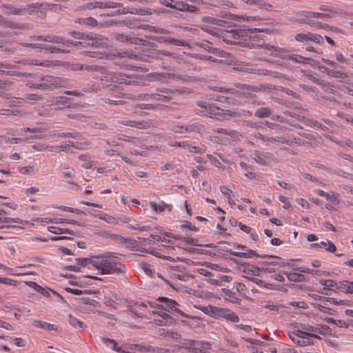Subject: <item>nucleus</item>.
Returning <instances> with one entry per match:
<instances>
[{"mask_svg": "<svg viewBox=\"0 0 353 353\" xmlns=\"http://www.w3.org/2000/svg\"><path fill=\"white\" fill-rule=\"evenodd\" d=\"M92 266L101 274H123L126 271L115 254L110 252L97 255L96 259L92 260Z\"/></svg>", "mask_w": 353, "mask_h": 353, "instance_id": "obj_1", "label": "nucleus"}, {"mask_svg": "<svg viewBox=\"0 0 353 353\" xmlns=\"http://www.w3.org/2000/svg\"><path fill=\"white\" fill-rule=\"evenodd\" d=\"M316 325L308 323H298L295 330L289 332L290 339L300 346H306L312 344V338L319 339L320 336L316 334Z\"/></svg>", "mask_w": 353, "mask_h": 353, "instance_id": "obj_2", "label": "nucleus"}, {"mask_svg": "<svg viewBox=\"0 0 353 353\" xmlns=\"http://www.w3.org/2000/svg\"><path fill=\"white\" fill-rule=\"evenodd\" d=\"M150 237L154 240L161 241L164 243V244L159 245L157 248L146 249L145 252L147 253L163 259L170 261L173 260V258L169 256V254H172L174 250L173 246L170 245V240H167L164 236L156 233L151 234Z\"/></svg>", "mask_w": 353, "mask_h": 353, "instance_id": "obj_3", "label": "nucleus"}, {"mask_svg": "<svg viewBox=\"0 0 353 353\" xmlns=\"http://www.w3.org/2000/svg\"><path fill=\"white\" fill-rule=\"evenodd\" d=\"M72 36L75 39L80 40L77 41L78 45H81L84 47L101 48L106 47L108 45V40L106 37L95 33L74 32Z\"/></svg>", "mask_w": 353, "mask_h": 353, "instance_id": "obj_4", "label": "nucleus"}, {"mask_svg": "<svg viewBox=\"0 0 353 353\" xmlns=\"http://www.w3.org/2000/svg\"><path fill=\"white\" fill-rule=\"evenodd\" d=\"M197 105L203 109L200 113L210 118L219 119L222 115L233 116L235 112L230 110L221 109L215 105L204 101H198Z\"/></svg>", "mask_w": 353, "mask_h": 353, "instance_id": "obj_5", "label": "nucleus"}, {"mask_svg": "<svg viewBox=\"0 0 353 353\" xmlns=\"http://www.w3.org/2000/svg\"><path fill=\"white\" fill-rule=\"evenodd\" d=\"M172 92L168 88L157 89L155 92L152 94H140L137 98L140 100L153 102H168L171 99L170 94Z\"/></svg>", "mask_w": 353, "mask_h": 353, "instance_id": "obj_6", "label": "nucleus"}, {"mask_svg": "<svg viewBox=\"0 0 353 353\" xmlns=\"http://www.w3.org/2000/svg\"><path fill=\"white\" fill-rule=\"evenodd\" d=\"M68 80L61 77L46 75L40 83L34 84V87L41 90L54 89L58 87H65Z\"/></svg>", "mask_w": 353, "mask_h": 353, "instance_id": "obj_7", "label": "nucleus"}, {"mask_svg": "<svg viewBox=\"0 0 353 353\" xmlns=\"http://www.w3.org/2000/svg\"><path fill=\"white\" fill-rule=\"evenodd\" d=\"M104 78L103 79L107 81H111L116 83L130 84L132 81L125 73L111 72L105 70Z\"/></svg>", "mask_w": 353, "mask_h": 353, "instance_id": "obj_8", "label": "nucleus"}, {"mask_svg": "<svg viewBox=\"0 0 353 353\" xmlns=\"http://www.w3.org/2000/svg\"><path fill=\"white\" fill-rule=\"evenodd\" d=\"M158 300L163 302L164 310H167L168 312H176L181 316H185L184 313L179 308V304L172 299H170L167 297L160 296Z\"/></svg>", "mask_w": 353, "mask_h": 353, "instance_id": "obj_9", "label": "nucleus"}, {"mask_svg": "<svg viewBox=\"0 0 353 353\" xmlns=\"http://www.w3.org/2000/svg\"><path fill=\"white\" fill-rule=\"evenodd\" d=\"M23 46L26 47H32L40 49V50H45L46 52L50 53H66L68 52V50H66L65 49H62L60 48H57L55 46H52L50 45H46V44H41V43H23Z\"/></svg>", "mask_w": 353, "mask_h": 353, "instance_id": "obj_10", "label": "nucleus"}, {"mask_svg": "<svg viewBox=\"0 0 353 353\" xmlns=\"http://www.w3.org/2000/svg\"><path fill=\"white\" fill-rule=\"evenodd\" d=\"M217 319H225L232 323L239 321V316L234 312L225 307H220Z\"/></svg>", "mask_w": 353, "mask_h": 353, "instance_id": "obj_11", "label": "nucleus"}, {"mask_svg": "<svg viewBox=\"0 0 353 353\" xmlns=\"http://www.w3.org/2000/svg\"><path fill=\"white\" fill-rule=\"evenodd\" d=\"M245 32L242 30H232L227 32L223 37V40L228 43H236L241 41V36Z\"/></svg>", "mask_w": 353, "mask_h": 353, "instance_id": "obj_12", "label": "nucleus"}, {"mask_svg": "<svg viewBox=\"0 0 353 353\" xmlns=\"http://www.w3.org/2000/svg\"><path fill=\"white\" fill-rule=\"evenodd\" d=\"M115 39L121 42L128 43H133V44H142L145 45L146 43V40L138 37H131L128 35L124 34L123 33H117L114 35Z\"/></svg>", "mask_w": 353, "mask_h": 353, "instance_id": "obj_13", "label": "nucleus"}, {"mask_svg": "<svg viewBox=\"0 0 353 353\" xmlns=\"http://www.w3.org/2000/svg\"><path fill=\"white\" fill-rule=\"evenodd\" d=\"M252 159L258 164L265 165L272 161V155L269 152H254Z\"/></svg>", "mask_w": 353, "mask_h": 353, "instance_id": "obj_14", "label": "nucleus"}, {"mask_svg": "<svg viewBox=\"0 0 353 353\" xmlns=\"http://www.w3.org/2000/svg\"><path fill=\"white\" fill-rule=\"evenodd\" d=\"M1 11L7 14L23 15L27 12L25 8L16 7L10 4H4L1 6Z\"/></svg>", "mask_w": 353, "mask_h": 353, "instance_id": "obj_15", "label": "nucleus"}, {"mask_svg": "<svg viewBox=\"0 0 353 353\" xmlns=\"http://www.w3.org/2000/svg\"><path fill=\"white\" fill-rule=\"evenodd\" d=\"M311 247L319 250H325L329 252H334L336 250L335 245L328 240L312 243Z\"/></svg>", "mask_w": 353, "mask_h": 353, "instance_id": "obj_16", "label": "nucleus"}, {"mask_svg": "<svg viewBox=\"0 0 353 353\" xmlns=\"http://www.w3.org/2000/svg\"><path fill=\"white\" fill-rule=\"evenodd\" d=\"M212 347L211 343L204 341H195L192 353H207Z\"/></svg>", "mask_w": 353, "mask_h": 353, "instance_id": "obj_17", "label": "nucleus"}, {"mask_svg": "<svg viewBox=\"0 0 353 353\" xmlns=\"http://www.w3.org/2000/svg\"><path fill=\"white\" fill-rule=\"evenodd\" d=\"M51 105L54 109H63L70 107L69 99L65 97H57L51 101Z\"/></svg>", "mask_w": 353, "mask_h": 353, "instance_id": "obj_18", "label": "nucleus"}, {"mask_svg": "<svg viewBox=\"0 0 353 353\" xmlns=\"http://www.w3.org/2000/svg\"><path fill=\"white\" fill-rule=\"evenodd\" d=\"M118 123L138 129H146L149 126L148 123L145 121H137L134 120H121L119 121Z\"/></svg>", "mask_w": 353, "mask_h": 353, "instance_id": "obj_19", "label": "nucleus"}, {"mask_svg": "<svg viewBox=\"0 0 353 353\" xmlns=\"http://www.w3.org/2000/svg\"><path fill=\"white\" fill-rule=\"evenodd\" d=\"M22 223V220L17 218V219H13L10 217H6L5 216H0V223H5L6 225H1L0 228L3 229L9 227H14V223L16 224H20Z\"/></svg>", "mask_w": 353, "mask_h": 353, "instance_id": "obj_20", "label": "nucleus"}, {"mask_svg": "<svg viewBox=\"0 0 353 353\" xmlns=\"http://www.w3.org/2000/svg\"><path fill=\"white\" fill-rule=\"evenodd\" d=\"M170 145L172 147H182L191 152L198 153L199 152V148L192 146L188 143V141H172L170 143Z\"/></svg>", "mask_w": 353, "mask_h": 353, "instance_id": "obj_21", "label": "nucleus"}, {"mask_svg": "<svg viewBox=\"0 0 353 353\" xmlns=\"http://www.w3.org/2000/svg\"><path fill=\"white\" fill-rule=\"evenodd\" d=\"M300 17H314L321 19H327L330 18V15L327 13L324 12H311V11H301L298 13Z\"/></svg>", "mask_w": 353, "mask_h": 353, "instance_id": "obj_22", "label": "nucleus"}, {"mask_svg": "<svg viewBox=\"0 0 353 353\" xmlns=\"http://www.w3.org/2000/svg\"><path fill=\"white\" fill-rule=\"evenodd\" d=\"M153 323L158 326H170L174 324L175 320L170 315H165L164 318L154 319Z\"/></svg>", "mask_w": 353, "mask_h": 353, "instance_id": "obj_23", "label": "nucleus"}, {"mask_svg": "<svg viewBox=\"0 0 353 353\" xmlns=\"http://www.w3.org/2000/svg\"><path fill=\"white\" fill-rule=\"evenodd\" d=\"M241 270L244 273L251 275V276H256L259 274V268L254 265H251L249 263H245L241 265L240 268Z\"/></svg>", "mask_w": 353, "mask_h": 353, "instance_id": "obj_24", "label": "nucleus"}, {"mask_svg": "<svg viewBox=\"0 0 353 353\" xmlns=\"http://www.w3.org/2000/svg\"><path fill=\"white\" fill-rule=\"evenodd\" d=\"M34 39L36 40H41L46 42H50L54 43H59L61 41V37L53 34L34 36Z\"/></svg>", "mask_w": 353, "mask_h": 353, "instance_id": "obj_25", "label": "nucleus"}, {"mask_svg": "<svg viewBox=\"0 0 353 353\" xmlns=\"http://www.w3.org/2000/svg\"><path fill=\"white\" fill-rule=\"evenodd\" d=\"M20 63L23 64H28V65H41L44 67H50L54 65V61H40V60H28L23 59L20 61Z\"/></svg>", "mask_w": 353, "mask_h": 353, "instance_id": "obj_26", "label": "nucleus"}, {"mask_svg": "<svg viewBox=\"0 0 353 353\" xmlns=\"http://www.w3.org/2000/svg\"><path fill=\"white\" fill-rule=\"evenodd\" d=\"M78 159L83 162L81 167L85 169H94L97 164V163L90 161V157L86 154H80Z\"/></svg>", "mask_w": 353, "mask_h": 353, "instance_id": "obj_27", "label": "nucleus"}, {"mask_svg": "<svg viewBox=\"0 0 353 353\" xmlns=\"http://www.w3.org/2000/svg\"><path fill=\"white\" fill-rule=\"evenodd\" d=\"M223 296L224 299L232 303H236L239 302V299L236 296L235 293L230 290L229 289L223 288Z\"/></svg>", "mask_w": 353, "mask_h": 353, "instance_id": "obj_28", "label": "nucleus"}, {"mask_svg": "<svg viewBox=\"0 0 353 353\" xmlns=\"http://www.w3.org/2000/svg\"><path fill=\"white\" fill-rule=\"evenodd\" d=\"M172 76L173 75L170 73L151 72L148 74V78L150 81H161L164 82V79Z\"/></svg>", "mask_w": 353, "mask_h": 353, "instance_id": "obj_29", "label": "nucleus"}, {"mask_svg": "<svg viewBox=\"0 0 353 353\" xmlns=\"http://www.w3.org/2000/svg\"><path fill=\"white\" fill-rule=\"evenodd\" d=\"M32 325L36 327L46 330H53L56 329V326L54 325L41 321L34 320L32 321Z\"/></svg>", "mask_w": 353, "mask_h": 353, "instance_id": "obj_30", "label": "nucleus"}, {"mask_svg": "<svg viewBox=\"0 0 353 353\" xmlns=\"http://www.w3.org/2000/svg\"><path fill=\"white\" fill-rule=\"evenodd\" d=\"M48 231L55 234H68L74 235V232L68 228H56L54 226H48L47 228Z\"/></svg>", "mask_w": 353, "mask_h": 353, "instance_id": "obj_31", "label": "nucleus"}, {"mask_svg": "<svg viewBox=\"0 0 353 353\" xmlns=\"http://www.w3.org/2000/svg\"><path fill=\"white\" fill-rule=\"evenodd\" d=\"M289 59L296 63L311 64L313 60L310 58H306L299 54H291Z\"/></svg>", "mask_w": 353, "mask_h": 353, "instance_id": "obj_32", "label": "nucleus"}, {"mask_svg": "<svg viewBox=\"0 0 353 353\" xmlns=\"http://www.w3.org/2000/svg\"><path fill=\"white\" fill-rule=\"evenodd\" d=\"M232 255L239 257L252 258L253 256H259L256 251L253 250H247L245 252H234Z\"/></svg>", "mask_w": 353, "mask_h": 353, "instance_id": "obj_33", "label": "nucleus"}, {"mask_svg": "<svg viewBox=\"0 0 353 353\" xmlns=\"http://www.w3.org/2000/svg\"><path fill=\"white\" fill-rule=\"evenodd\" d=\"M68 148L72 147L78 150H85L90 145V143L79 141H67Z\"/></svg>", "mask_w": 353, "mask_h": 353, "instance_id": "obj_34", "label": "nucleus"}, {"mask_svg": "<svg viewBox=\"0 0 353 353\" xmlns=\"http://www.w3.org/2000/svg\"><path fill=\"white\" fill-rule=\"evenodd\" d=\"M96 259V256H92L89 258H77L75 259L76 263L81 267H86L88 265H92V260Z\"/></svg>", "mask_w": 353, "mask_h": 353, "instance_id": "obj_35", "label": "nucleus"}, {"mask_svg": "<svg viewBox=\"0 0 353 353\" xmlns=\"http://www.w3.org/2000/svg\"><path fill=\"white\" fill-rule=\"evenodd\" d=\"M61 176L63 178L72 179L74 176V170L66 165L61 167Z\"/></svg>", "mask_w": 353, "mask_h": 353, "instance_id": "obj_36", "label": "nucleus"}, {"mask_svg": "<svg viewBox=\"0 0 353 353\" xmlns=\"http://www.w3.org/2000/svg\"><path fill=\"white\" fill-rule=\"evenodd\" d=\"M136 344H125L119 347L118 352L120 353H134L137 351Z\"/></svg>", "mask_w": 353, "mask_h": 353, "instance_id": "obj_37", "label": "nucleus"}, {"mask_svg": "<svg viewBox=\"0 0 353 353\" xmlns=\"http://www.w3.org/2000/svg\"><path fill=\"white\" fill-rule=\"evenodd\" d=\"M219 310V307L209 305L205 307L204 312L212 317L217 319Z\"/></svg>", "mask_w": 353, "mask_h": 353, "instance_id": "obj_38", "label": "nucleus"}, {"mask_svg": "<svg viewBox=\"0 0 353 353\" xmlns=\"http://www.w3.org/2000/svg\"><path fill=\"white\" fill-rule=\"evenodd\" d=\"M101 341L104 345H105L108 347L118 352V349H119V347L117 346V343L114 340L106 337H102L101 338Z\"/></svg>", "mask_w": 353, "mask_h": 353, "instance_id": "obj_39", "label": "nucleus"}, {"mask_svg": "<svg viewBox=\"0 0 353 353\" xmlns=\"http://www.w3.org/2000/svg\"><path fill=\"white\" fill-rule=\"evenodd\" d=\"M254 115L258 118H264L271 116V110L268 108H260L255 111Z\"/></svg>", "mask_w": 353, "mask_h": 353, "instance_id": "obj_40", "label": "nucleus"}, {"mask_svg": "<svg viewBox=\"0 0 353 353\" xmlns=\"http://www.w3.org/2000/svg\"><path fill=\"white\" fill-rule=\"evenodd\" d=\"M287 278L289 281L301 282L305 281V276L297 272H290L287 274Z\"/></svg>", "mask_w": 353, "mask_h": 353, "instance_id": "obj_41", "label": "nucleus"}, {"mask_svg": "<svg viewBox=\"0 0 353 353\" xmlns=\"http://www.w3.org/2000/svg\"><path fill=\"white\" fill-rule=\"evenodd\" d=\"M195 340L185 339L181 342V347L187 350L189 352L192 353L194 345Z\"/></svg>", "mask_w": 353, "mask_h": 353, "instance_id": "obj_42", "label": "nucleus"}, {"mask_svg": "<svg viewBox=\"0 0 353 353\" xmlns=\"http://www.w3.org/2000/svg\"><path fill=\"white\" fill-rule=\"evenodd\" d=\"M195 126L194 125H189V126H184V125H174L172 127V130L174 132L176 133H184L187 132H192L194 130Z\"/></svg>", "mask_w": 353, "mask_h": 353, "instance_id": "obj_43", "label": "nucleus"}, {"mask_svg": "<svg viewBox=\"0 0 353 353\" xmlns=\"http://www.w3.org/2000/svg\"><path fill=\"white\" fill-rule=\"evenodd\" d=\"M310 32H301L298 33L295 35V40L298 42L301 43H307L310 41Z\"/></svg>", "mask_w": 353, "mask_h": 353, "instance_id": "obj_44", "label": "nucleus"}, {"mask_svg": "<svg viewBox=\"0 0 353 353\" xmlns=\"http://www.w3.org/2000/svg\"><path fill=\"white\" fill-rule=\"evenodd\" d=\"M325 199L333 204H339L340 203L339 195L332 191L327 192Z\"/></svg>", "mask_w": 353, "mask_h": 353, "instance_id": "obj_45", "label": "nucleus"}, {"mask_svg": "<svg viewBox=\"0 0 353 353\" xmlns=\"http://www.w3.org/2000/svg\"><path fill=\"white\" fill-rule=\"evenodd\" d=\"M345 282H350V281H340L338 283L336 288L341 291H343L345 292L352 294L353 290H352L350 285H346L345 283H344Z\"/></svg>", "mask_w": 353, "mask_h": 353, "instance_id": "obj_46", "label": "nucleus"}, {"mask_svg": "<svg viewBox=\"0 0 353 353\" xmlns=\"http://www.w3.org/2000/svg\"><path fill=\"white\" fill-rule=\"evenodd\" d=\"M128 227L130 228H132V229H134V230H139L141 232L152 230V227H150L148 225H141V224H139V223H135V224H130Z\"/></svg>", "mask_w": 353, "mask_h": 353, "instance_id": "obj_47", "label": "nucleus"}, {"mask_svg": "<svg viewBox=\"0 0 353 353\" xmlns=\"http://www.w3.org/2000/svg\"><path fill=\"white\" fill-rule=\"evenodd\" d=\"M96 216L101 219V220H104L105 222L108 223H112L115 221V219L114 217H112V216L110 215H108L107 214H105L104 212H99Z\"/></svg>", "mask_w": 353, "mask_h": 353, "instance_id": "obj_48", "label": "nucleus"}, {"mask_svg": "<svg viewBox=\"0 0 353 353\" xmlns=\"http://www.w3.org/2000/svg\"><path fill=\"white\" fill-rule=\"evenodd\" d=\"M136 347L137 351L140 352H154L155 351V347H152L150 345L136 344Z\"/></svg>", "mask_w": 353, "mask_h": 353, "instance_id": "obj_49", "label": "nucleus"}, {"mask_svg": "<svg viewBox=\"0 0 353 353\" xmlns=\"http://www.w3.org/2000/svg\"><path fill=\"white\" fill-rule=\"evenodd\" d=\"M68 321L74 327L83 328V323L71 314L68 315Z\"/></svg>", "mask_w": 353, "mask_h": 353, "instance_id": "obj_50", "label": "nucleus"}, {"mask_svg": "<svg viewBox=\"0 0 353 353\" xmlns=\"http://www.w3.org/2000/svg\"><path fill=\"white\" fill-rule=\"evenodd\" d=\"M303 23H305L310 25V26H313V27H315V28H317L319 29H327L329 27V26L327 24L323 23L321 22H319V21H303Z\"/></svg>", "mask_w": 353, "mask_h": 353, "instance_id": "obj_51", "label": "nucleus"}, {"mask_svg": "<svg viewBox=\"0 0 353 353\" xmlns=\"http://www.w3.org/2000/svg\"><path fill=\"white\" fill-rule=\"evenodd\" d=\"M316 334H327L330 332V328L326 325H316Z\"/></svg>", "mask_w": 353, "mask_h": 353, "instance_id": "obj_52", "label": "nucleus"}, {"mask_svg": "<svg viewBox=\"0 0 353 353\" xmlns=\"http://www.w3.org/2000/svg\"><path fill=\"white\" fill-rule=\"evenodd\" d=\"M140 28H143V29H148L150 32H155L157 33H160V34H165L168 32V31L165 29L157 28L154 26H150L148 25H142Z\"/></svg>", "mask_w": 353, "mask_h": 353, "instance_id": "obj_53", "label": "nucleus"}, {"mask_svg": "<svg viewBox=\"0 0 353 353\" xmlns=\"http://www.w3.org/2000/svg\"><path fill=\"white\" fill-rule=\"evenodd\" d=\"M150 208L157 213L161 212L164 210V206L162 204L157 203L154 201L149 203Z\"/></svg>", "mask_w": 353, "mask_h": 353, "instance_id": "obj_54", "label": "nucleus"}, {"mask_svg": "<svg viewBox=\"0 0 353 353\" xmlns=\"http://www.w3.org/2000/svg\"><path fill=\"white\" fill-rule=\"evenodd\" d=\"M320 283L323 286L324 289H329L332 287H336L338 284L333 280L327 279V280H321Z\"/></svg>", "mask_w": 353, "mask_h": 353, "instance_id": "obj_55", "label": "nucleus"}, {"mask_svg": "<svg viewBox=\"0 0 353 353\" xmlns=\"http://www.w3.org/2000/svg\"><path fill=\"white\" fill-rule=\"evenodd\" d=\"M213 131L216 133H221V134H225L229 135L231 137H233L236 134V132L234 130L221 128H215L213 130Z\"/></svg>", "mask_w": 353, "mask_h": 353, "instance_id": "obj_56", "label": "nucleus"}, {"mask_svg": "<svg viewBox=\"0 0 353 353\" xmlns=\"http://www.w3.org/2000/svg\"><path fill=\"white\" fill-rule=\"evenodd\" d=\"M79 22L86 26L94 27L97 25V21L92 17H88L82 19H79Z\"/></svg>", "mask_w": 353, "mask_h": 353, "instance_id": "obj_57", "label": "nucleus"}, {"mask_svg": "<svg viewBox=\"0 0 353 353\" xmlns=\"http://www.w3.org/2000/svg\"><path fill=\"white\" fill-rule=\"evenodd\" d=\"M327 73L329 76L334 78H345V74L341 71L334 70L332 69L327 70Z\"/></svg>", "mask_w": 353, "mask_h": 353, "instance_id": "obj_58", "label": "nucleus"}, {"mask_svg": "<svg viewBox=\"0 0 353 353\" xmlns=\"http://www.w3.org/2000/svg\"><path fill=\"white\" fill-rule=\"evenodd\" d=\"M310 41H312L317 44H321L323 43V38L320 34H313L310 32Z\"/></svg>", "mask_w": 353, "mask_h": 353, "instance_id": "obj_59", "label": "nucleus"}, {"mask_svg": "<svg viewBox=\"0 0 353 353\" xmlns=\"http://www.w3.org/2000/svg\"><path fill=\"white\" fill-rule=\"evenodd\" d=\"M48 138V136L46 134H34V135H32V136H30V137L26 138L25 141L30 142V140H32V139L44 140V139H47Z\"/></svg>", "mask_w": 353, "mask_h": 353, "instance_id": "obj_60", "label": "nucleus"}, {"mask_svg": "<svg viewBox=\"0 0 353 353\" xmlns=\"http://www.w3.org/2000/svg\"><path fill=\"white\" fill-rule=\"evenodd\" d=\"M263 307L264 308H266V309H268V310H272V311H276L279 309V305H278L277 303H274V302H272V301H268L263 305Z\"/></svg>", "mask_w": 353, "mask_h": 353, "instance_id": "obj_61", "label": "nucleus"}, {"mask_svg": "<svg viewBox=\"0 0 353 353\" xmlns=\"http://www.w3.org/2000/svg\"><path fill=\"white\" fill-rule=\"evenodd\" d=\"M42 97L37 94H27L24 96L23 100L25 101H39Z\"/></svg>", "mask_w": 353, "mask_h": 353, "instance_id": "obj_62", "label": "nucleus"}, {"mask_svg": "<svg viewBox=\"0 0 353 353\" xmlns=\"http://www.w3.org/2000/svg\"><path fill=\"white\" fill-rule=\"evenodd\" d=\"M19 172L23 174H30L34 173L35 170L33 166H26L21 168Z\"/></svg>", "mask_w": 353, "mask_h": 353, "instance_id": "obj_63", "label": "nucleus"}, {"mask_svg": "<svg viewBox=\"0 0 353 353\" xmlns=\"http://www.w3.org/2000/svg\"><path fill=\"white\" fill-rule=\"evenodd\" d=\"M337 115L340 117L341 119H344L347 123L353 125V117L349 114H346L343 112H338Z\"/></svg>", "mask_w": 353, "mask_h": 353, "instance_id": "obj_64", "label": "nucleus"}]
</instances>
